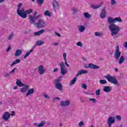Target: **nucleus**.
<instances>
[{
  "label": "nucleus",
  "mask_w": 127,
  "mask_h": 127,
  "mask_svg": "<svg viewBox=\"0 0 127 127\" xmlns=\"http://www.w3.org/2000/svg\"><path fill=\"white\" fill-rule=\"evenodd\" d=\"M116 119L118 121H122V117L121 116H120V115L116 116Z\"/></svg>",
  "instance_id": "79ce46f5"
},
{
  "label": "nucleus",
  "mask_w": 127,
  "mask_h": 127,
  "mask_svg": "<svg viewBox=\"0 0 127 127\" xmlns=\"http://www.w3.org/2000/svg\"><path fill=\"white\" fill-rule=\"evenodd\" d=\"M111 3L112 5H115V4H116V3H117V1L116 0H111Z\"/></svg>",
  "instance_id": "37998d69"
},
{
  "label": "nucleus",
  "mask_w": 127,
  "mask_h": 127,
  "mask_svg": "<svg viewBox=\"0 0 127 127\" xmlns=\"http://www.w3.org/2000/svg\"><path fill=\"white\" fill-rule=\"evenodd\" d=\"M100 16L101 18H105L106 17V9L104 8L103 10L101 11V13L100 14Z\"/></svg>",
  "instance_id": "412c9836"
},
{
  "label": "nucleus",
  "mask_w": 127,
  "mask_h": 127,
  "mask_svg": "<svg viewBox=\"0 0 127 127\" xmlns=\"http://www.w3.org/2000/svg\"><path fill=\"white\" fill-rule=\"evenodd\" d=\"M88 71L87 70L81 69L78 71L76 75V77H78L79 75H82V74H87Z\"/></svg>",
  "instance_id": "2eb2a0df"
},
{
  "label": "nucleus",
  "mask_w": 127,
  "mask_h": 127,
  "mask_svg": "<svg viewBox=\"0 0 127 127\" xmlns=\"http://www.w3.org/2000/svg\"><path fill=\"white\" fill-rule=\"evenodd\" d=\"M44 31H45V30L42 29L37 32H35L34 33V36H39V35H41V34H43Z\"/></svg>",
  "instance_id": "f3484780"
},
{
  "label": "nucleus",
  "mask_w": 127,
  "mask_h": 127,
  "mask_svg": "<svg viewBox=\"0 0 127 127\" xmlns=\"http://www.w3.org/2000/svg\"><path fill=\"white\" fill-rule=\"evenodd\" d=\"M103 5V3H100L99 5H91V6L93 9H98Z\"/></svg>",
  "instance_id": "5701e85b"
},
{
  "label": "nucleus",
  "mask_w": 127,
  "mask_h": 127,
  "mask_svg": "<svg viewBox=\"0 0 127 127\" xmlns=\"http://www.w3.org/2000/svg\"><path fill=\"white\" fill-rule=\"evenodd\" d=\"M42 44H44V41H43L39 40L36 42V45L37 46L42 45Z\"/></svg>",
  "instance_id": "2f4dec72"
},
{
  "label": "nucleus",
  "mask_w": 127,
  "mask_h": 127,
  "mask_svg": "<svg viewBox=\"0 0 127 127\" xmlns=\"http://www.w3.org/2000/svg\"><path fill=\"white\" fill-rule=\"evenodd\" d=\"M82 59H83V60H84V61H86V58H83Z\"/></svg>",
  "instance_id": "338daca9"
},
{
  "label": "nucleus",
  "mask_w": 127,
  "mask_h": 127,
  "mask_svg": "<svg viewBox=\"0 0 127 127\" xmlns=\"http://www.w3.org/2000/svg\"><path fill=\"white\" fill-rule=\"evenodd\" d=\"M16 84L18 86V87H23V86H24V84L22 83V82H21V80L19 79H17Z\"/></svg>",
  "instance_id": "b1692460"
},
{
  "label": "nucleus",
  "mask_w": 127,
  "mask_h": 127,
  "mask_svg": "<svg viewBox=\"0 0 127 127\" xmlns=\"http://www.w3.org/2000/svg\"><path fill=\"white\" fill-rule=\"evenodd\" d=\"M52 45L54 46H58V45H59V43H53Z\"/></svg>",
  "instance_id": "603ef678"
},
{
  "label": "nucleus",
  "mask_w": 127,
  "mask_h": 127,
  "mask_svg": "<svg viewBox=\"0 0 127 127\" xmlns=\"http://www.w3.org/2000/svg\"><path fill=\"white\" fill-rule=\"evenodd\" d=\"M60 106H61V107H63L64 108L69 107V106H70V101L69 100L66 101L61 100L60 103Z\"/></svg>",
  "instance_id": "9d476101"
},
{
  "label": "nucleus",
  "mask_w": 127,
  "mask_h": 127,
  "mask_svg": "<svg viewBox=\"0 0 127 127\" xmlns=\"http://www.w3.org/2000/svg\"><path fill=\"white\" fill-rule=\"evenodd\" d=\"M22 54V50L19 49L17 50L15 53L14 56L15 57H18V56H20Z\"/></svg>",
  "instance_id": "aec40b11"
},
{
  "label": "nucleus",
  "mask_w": 127,
  "mask_h": 127,
  "mask_svg": "<svg viewBox=\"0 0 127 127\" xmlns=\"http://www.w3.org/2000/svg\"><path fill=\"white\" fill-rule=\"evenodd\" d=\"M8 76H9V73H6L4 74V77H8Z\"/></svg>",
  "instance_id": "bf43d9fd"
},
{
  "label": "nucleus",
  "mask_w": 127,
  "mask_h": 127,
  "mask_svg": "<svg viewBox=\"0 0 127 127\" xmlns=\"http://www.w3.org/2000/svg\"><path fill=\"white\" fill-rule=\"evenodd\" d=\"M45 124H46L45 121H42L40 124L37 125L36 127H44V126H45Z\"/></svg>",
  "instance_id": "473e14b6"
},
{
  "label": "nucleus",
  "mask_w": 127,
  "mask_h": 127,
  "mask_svg": "<svg viewBox=\"0 0 127 127\" xmlns=\"http://www.w3.org/2000/svg\"><path fill=\"white\" fill-rule=\"evenodd\" d=\"M38 71L40 75H42V74H44V73H45L46 70L44 69V66L43 65H40L38 68Z\"/></svg>",
  "instance_id": "f8f14e48"
},
{
  "label": "nucleus",
  "mask_w": 127,
  "mask_h": 127,
  "mask_svg": "<svg viewBox=\"0 0 127 127\" xmlns=\"http://www.w3.org/2000/svg\"><path fill=\"white\" fill-rule=\"evenodd\" d=\"M55 85L56 89H57L59 91H60V92H62V91H63V86L61 83H56Z\"/></svg>",
  "instance_id": "4468645a"
},
{
  "label": "nucleus",
  "mask_w": 127,
  "mask_h": 127,
  "mask_svg": "<svg viewBox=\"0 0 127 127\" xmlns=\"http://www.w3.org/2000/svg\"><path fill=\"white\" fill-rule=\"evenodd\" d=\"M115 122H116L115 117H109L107 120L108 127H111L113 124H115Z\"/></svg>",
  "instance_id": "1a4fd4ad"
},
{
  "label": "nucleus",
  "mask_w": 127,
  "mask_h": 127,
  "mask_svg": "<svg viewBox=\"0 0 127 127\" xmlns=\"http://www.w3.org/2000/svg\"><path fill=\"white\" fill-rule=\"evenodd\" d=\"M34 88H31L30 89L27 93L26 94V97H28V96H30V95H32V94L34 93Z\"/></svg>",
  "instance_id": "6ab92c4d"
},
{
  "label": "nucleus",
  "mask_w": 127,
  "mask_h": 127,
  "mask_svg": "<svg viewBox=\"0 0 127 127\" xmlns=\"http://www.w3.org/2000/svg\"><path fill=\"white\" fill-rule=\"evenodd\" d=\"M122 53L120 51V46L119 45L117 46L115 53L114 54V57L116 60H119L120 57H121V55Z\"/></svg>",
  "instance_id": "39448f33"
},
{
  "label": "nucleus",
  "mask_w": 127,
  "mask_h": 127,
  "mask_svg": "<svg viewBox=\"0 0 127 127\" xmlns=\"http://www.w3.org/2000/svg\"><path fill=\"white\" fill-rule=\"evenodd\" d=\"M10 49H11V46H8L7 49H6V52H8L9 50H10Z\"/></svg>",
  "instance_id": "5fc2aeb1"
},
{
  "label": "nucleus",
  "mask_w": 127,
  "mask_h": 127,
  "mask_svg": "<svg viewBox=\"0 0 127 127\" xmlns=\"http://www.w3.org/2000/svg\"><path fill=\"white\" fill-rule=\"evenodd\" d=\"M17 88H18L17 86H15L13 87V89H14V90H16V89H17Z\"/></svg>",
  "instance_id": "e2e57ef3"
},
{
  "label": "nucleus",
  "mask_w": 127,
  "mask_h": 127,
  "mask_svg": "<svg viewBox=\"0 0 127 127\" xmlns=\"http://www.w3.org/2000/svg\"><path fill=\"white\" fill-rule=\"evenodd\" d=\"M112 91V87L110 86H104L103 87V92H106V93H110Z\"/></svg>",
  "instance_id": "dca6fc26"
},
{
  "label": "nucleus",
  "mask_w": 127,
  "mask_h": 127,
  "mask_svg": "<svg viewBox=\"0 0 127 127\" xmlns=\"http://www.w3.org/2000/svg\"><path fill=\"white\" fill-rule=\"evenodd\" d=\"M84 126V122H80L78 124V127H83Z\"/></svg>",
  "instance_id": "de8ad7c7"
},
{
  "label": "nucleus",
  "mask_w": 127,
  "mask_h": 127,
  "mask_svg": "<svg viewBox=\"0 0 127 127\" xmlns=\"http://www.w3.org/2000/svg\"><path fill=\"white\" fill-rule=\"evenodd\" d=\"M18 63H20V59H18L16 60L14 62L12 63V64L10 65L11 67H12L14 65H15V64H17Z\"/></svg>",
  "instance_id": "c85d7f7f"
},
{
  "label": "nucleus",
  "mask_w": 127,
  "mask_h": 127,
  "mask_svg": "<svg viewBox=\"0 0 127 127\" xmlns=\"http://www.w3.org/2000/svg\"><path fill=\"white\" fill-rule=\"evenodd\" d=\"M55 100H60V98L55 97V98H54V101H55Z\"/></svg>",
  "instance_id": "052dcab7"
},
{
  "label": "nucleus",
  "mask_w": 127,
  "mask_h": 127,
  "mask_svg": "<svg viewBox=\"0 0 127 127\" xmlns=\"http://www.w3.org/2000/svg\"><path fill=\"white\" fill-rule=\"evenodd\" d=\"M76 45H77V46H80V47H82V46H83V44H82V42H78L76 44Z\"/></svg>",
  "instance_id": "a18cd8bd"
},
{
  "label": "nucleus",
  "mask_w": 127,
  "mask_h": 127,
  "mask_svg": "<svg viewBox=\"0 0 127 127\" xmlns=\"http://www.w3.org/2000/svg\"><path fill=\"white\" fill-rule=\"evenodd\" d=\"M64 64L66 65V67H70V65L67 63V61H64Z\"/></svg>",
  "instance_id": "864d4df0"
},
{
  "label": "nucleus",
  "mask_w": 127,
  "mask_h": 127,
  "mask_svg": "<svg viewBox=\"0 0 127 127\" xmlns=\"http://www.w3.org/2000/svg\"><path fill=\"white\" fill-rule=\"evenodd\" d=\"M17 13L22 18H26L27 15L26 13L24 12V8H22L20 10L17 9Z\"/></svg>",
  "instance_id": "0eeeda50"
},
{
  "label": "nucleus",
  "mask_w": 127,
  "mask_h": 127,
  "mask_svg": "<svg viewBox=\"0 0 127 127\" xmlns=\"http://www.w3.org/2000/svg\"><path fill=\"white\" fill-rule=\"evenodd\" d=\"M85 94H86V95H89V92H85Z\"/></svg>",
  "instance_id": "774afa93"
},
{
  "label": "nucleus",
  "mask_w": 127,
  "mask_h": 127,
  "mask_svg": "<svg viewBox=\"0 0 127 127\" xmlns=\"http://www.w3.org/2000/svg\"><path fill=\"white\" fill-rule=\"evenodd\" d=\"M23 87H22L21 89V92L22 93H25V92H26V91H27L28 90V85L27 84H24L23 86Z\"/></svg>",
  "instance_id": "a211bd4d"
},
{
  "label": "nucleus",
  "mask_w": 127,
  "mask_h": 127,
  "mask_svg": "<svg viewBox=\"0 0 127 127\" xmlns=\"http://www.w3.org/2000/svg\"><path fill=\"white\" fill-rule=\"evenodd\" d=\"M32 22H30L31 24H33L37 28H42L45 27L46 24L45 22L42 19H39L38 21L36 22L33 20V19H31Z\"/></svg>",
  "instance_id": "f03ea898"
},
{
  "label": "nucleus",
  "mask_w": 127,
  "mask_h": 127,
  "mask_svg": "<svg viewBox=\"0 0 127 127\" xmlns=\"http://www.w3.org/2000/svg\"><path fill=\"white\" fill-rule=\"evenodd\" d=\"M85 68H91V69H100V66L93 64H89L88 66H85Z\"/></svg>",
  "instance_id": "ddd939ff"
},
{
  "label": "nucleus",
  "mask_w": 127,
  "mask_h": 127,
  "mask_svg": "<svg viewBox=\"0 0 127 127\" xmlns=\"http://www.w3.org/2000/svg\"><path fill=\"white\" fill-rule=\"evenodd\" d=\"M33 9H29L28 10H27L26 11H25V13L26 14H30V13H31V12H33Z\"/></svg>",
  "instance_id": "58836bf2"
},
{
  "label": "nucleus",
  "mask_w": 127,
  "mask_h": 127,
  "mask_svg": "<svg viewBox=\"0 0 127 127\" xmlns=\"http://www.w3.org/2000/svg\"><path fill=\"white\" fill-rule=\"evenodd\" d=\"M115 72H118V71H119V69H118V68H115Z\"/></svg>",
  "instance_id": "0e129e2a"
},
{
  "label": "nucleus",
  "mask_w": 127,
  "mask_h": 127,
  "mask_svg": "<svg viewBox=\"0 0 127 127\" xmlns=\"http://www.w3.org/2000/svg\"><path fill=\"white\" fill-rule=\"evenodd\" d=\"M9 118H10V114L8 112H5L3 113L2 119L5 121V122H7V121L9 120Z\"/></svg>",
  "instance_id": "9b49d317"
},
{
  "label": "nucleus",
  "mask_w": 127,
  "mask_h": 127,
  "mask_svg": "<svg viewBox=\"0 0 127 127\" xmlns=\"http://www.w3.org/2000/svg\"><path fill=\"white\" fill-rule=\"evenodd\" d=\"M13 36H14V34H13V33H12L10 34L7 36V40H11V39L12 38V37H13Z\"/></svg>",
  "instance_id": "c9c22d12"
},
{
  "label": "nucleus",
  "mask_w": 127,
  "mask_h": 127,
  "mask_svg": "<svg viewBox=\"0 0 127 127\" xmlns=\"http://www.w3.org/2000/svg\"><path fill=\"white\" fill-rule=\"evenodd\" d=\"M83 15L84 16V17L86 18L87 19H90L91 17V14H89L88 12H85L83 13Z\"/></svg>",
  "instance_id": "bb28decb"
},
{
  "label": "nucleus",
  "mask_w": 127,
  "mask_h": 127,
  "mask_svg": "<svg viewBox=\"0 0 127 127\" xmlns=\"http://www.w3.org/2000/svg\"><path fill=\"white\" fill-rule=\"evenodd\" d=\"M124 47H125L126 48H127V41L125 43Z\"/></svg>",
  "instance_id": "13d9d810"
},
{
  "label": "nucleus",
  "mask_w": 127,
  "mask_h": 127,
  "mask_svg": "<svg viewBox=\"0 0 127 127\" xmlns=\"http://www.w3.org/2000/svg\"><path fill=\"white\" fill-rule=\"evenodd\" d=\"M55 34L56 35H57L59 37H61V35L59 33H58L57 32H55Z\"/></svg>",
  "instance_id": "3c124183"
},
{
  "label": "nucleus",
  "mask_w": 127,
  "mask_h": 127,
  "mask_svg": "<svg viewBox=\"0 0 127 127\" xmlns=\"http://www.w3.org/2000/svg\"><path fill=\"white\" fill-rule=\"evenodd\" d=\"M45 98L46 99H50V97L48 96L47 94L45 95Z\"/></svg>",
  "instance_id": "6e6d98bb"
},
{
  "label": "nucleus",
  "mask_w": 127,
  "mask_h": 127,
  "mask_svg": "<svg viewBox=\"0 0 127 127\" xmlns=\"http://www.w3.org/2000/svg\"><path fill=\"white\" fill-rule=\"evenodd\" d=\"M32 52H33V49H31L29 52H27L26 53L25 55L24 56V59H26V58L27 57H28V56H29V55H30V54L32 53Z\"/></svg>",
  "instance_id": "a878e982"
},
{
  "label": "nucleus",
  "mask_w": 127,
  "mask_h": 127,
  "mask_svg": "<svg viewBox=\"0 0 127 127\" xmlns=\"http://www.w3.org/2000/svg\"><path fill=\"white\" fill-rule=\"evenodd\" d=\"M108 22L109 23V29L111 32V36H115V35H118L120 32V27L115 24V18H113L112 17L108 18Z\"/></svg>",
  "instance_id": "f257e3e1"
},
{
  "label": "nucleus",
  "mask_w": 127,
  "mask_h": 127,
  "mask_svg": "<svg viewBox=\"0 0 127 127\" xmlns=\"http://www.w3.org/2000/svg\"><path fill=\"white\" fill-rule=\"evenodd\" d=\"M82 88L84 89V90H86V89H87V85L86 84H82Z\"/></svg>",
  "instance_id": "09e8293b"
},
{
  "label": "nucleus",
  "mask_w": 127,
  "mask_h": 127,
  "mask_svg": "<svg viewBox=\"0 0 127 127\" xmlns=\"http://www.w3.org/2000/svg\"><path fill=\"white\" fill-rule=\"evenodd\" d=\"M59 65L61 68V74L63 75H66V74L68 73V69H67V68H66V65H65L64 63L61 62V63L59 64Z\"/></svg>",
  "instance_id": "20e7f679"
},
{
  "label": "nucleus",
  "mask_w": 127,
  "mask_h": 127,
  "mask_svg": "<svg viewBox=\"0 0 127 127\" xmlns=\"http://www.w3.org/2000/svg\"><path fill=\"white\" fill-rule=\"evenodd\" d=\"M44 15H46V16H51V13L49 10H47L45 12H44Z\"/></svg>",
  "instance_id": "f704fd0d"
},
{
  "label": "nucleus",
  "mask_w": 127,
  "mask_h": 127,
  "mask_svg": "<svg viewBox=\"0 0 127 127\" xmlns=\"http://www.w3.org/2000/svg\"><path fill=\"white\" fill-rule=\"evenodd\" d=\"M57 71H58V68H55L54 69V72H57Z\"/></svg>",
  "instance_id": "680f3d73"
},
{
  "label": "nucleus",
  "mask_w": 127,
  "mask_h": 127,
  "mask_svg": "<svg viewBox=\"0 0 127 127\" xmlns=\"http://www.w3.org/2000/svg\"><path fill=\"white\" fill-rule=\"evenodd\" d=\"M36 1L39 6H41V5H42L44 3V0H36Z\"/></svg>",
  "instance_id": "7c9ffc66"
},
{
  "label": "nucleus",
  "mask_w": 127,
  "mask_h": 127,
  "mask_svg": "<svg viewBox=\"0 0 127 127\" xmlns=\"http://www.w3.org/2000/svg\"><path fill=\"white\" fill-rule=\"evenodd\" d=\"M114 22H123V20L121 18V17H117L114 18Z\"/></svg>",
  "instance_id": "cd10ccee"
},
{
  "label": "nucleus",
  "mask_w": 127,
  "mask_h": 127,
  "mask_svg": "<svg viewBox=\"0 0 127 127\" xmlns=\"http://www.w3.org/2000/svg\"><path fill=\"white\" fill-rule=\"evenodd\" d=\"M77 76L75 77L72 80H71L70 85V86H73L76 82V81H77Z\"/></svg>",
  "instance_id": "c756f323"
},
{
  "label": "nucleus",
  "mask_w": 127,
  "mask_h": 127,
  "mask_svg": "<svg viewBox=\"0 0 127 127\" xmlns=\"http://www.w3.org/2000/svg\"><path fill=\"white\" fill-rule=\"evenodd\" d=\"M72 9L73 13H76V12H77V11L76 10V9L75 8H73Z\"/></svg>",
  "instance_id": "4d7b16f0"
},
{
  "label": "nucleus",
  "mask_w": 127,
  "mask_h": 127,
  "mask_svg": "<svg viewBox=\"0 0 127 127\" xmlns=\"http://www.w3.org/2000/svg\"><path fill=\"white\" fill-rule=\"evenodd\" d=\"M125 60V57L121 56L119 60L118 63L119 65L123 64Z\"/></svg>",
  "instance_id": "393cba45"
},
{
  "label": "nucleus",
  "mask_w": 127,
  "mask_h": 127,
  "mask_svg": "<svg viewBox=\"0 0 127 127\" xmlns=\"http://www.w3.org/2000/svg\"><path fill=\"white\" fill-rule=\"evenodd\" d=\"M94 35L95 36H98V37H101L103 35V34H102V33H100V32H96L94 34Z\"/></svg>",
  "instance_id": "ea45409f"
},
{
  "label": "nucleus",
  "mask_w": 127,
  "mask_h": 127,
  "mask_svg": "<svg viewBox=\"0 0 127 127\" xmlns=\"http://www.w3.org/2000/svg\"><path fill=\"white\" fill-rule=\"evenodd\" d=\"M62 80V77H59L58 79H56L54 82V84H57L60 83Z\"/></svg>",
  "instance_id": "72a5a7b5"
},
{
  "label": "nucleus",
  "mask_w": 127,
  "mask_h": 127,
  "mask_svg": "<svg viewBox=\"0 0 127 127\" xmlns=\"http://www.w3.org/2000/svg\"><path fill=\"white\" fill-rule=\"evenodd\" d=\"M96 96H100L101 95V89H98L95 92Z\"/></svg>",
  "instance_id": "4c0bfd02"
},
{
  "label": "nucleus",
  "mask_w": 127,
  "mask_h": 127,
  "mask_svg": "<svg viewBox=\"0 0 127 127\" xmlns=\"http://www.w3.org/2000/svg\"><path fill=\"white\" fill-rule=\"evenodd\" d=\"M77 28L79 32H84L85 31V26L83 25L77 26Z\"/></svg>",
  "instance_id": "4be33fe9"
},
{
  "label": "nucleus",
  "mask_w": 127,
  "mask_h": 127,
  "mask_svg": "<svg viewBox=\"0 0 127 127\" xmlns=\"http://www.w3.org/2000/svg\"><path fill=\"white\" fill-rule=\"evenodd\" d=\"M3 1H4V0H0V3H2Z\"/></svg>",
  "instance_id": "69168bd1"
},
{
  "label": "nucleus",
  "mask_w": 127,
  "mask_h": 127,
  "mask_svg": "<svg viewBox=\"0 0 127 127\" xmlns=\"http://www.w3.org/2000/svg\"><path fill=\"white\" fill-rule=\"evenodd\" d=\"M99 83L101 84V85H105V84H107V80L104 79H100L99 80Z\"/></svg>",
  "instance_id": "e433bc0d"
},
{
  "label": "nucleus",
  "mask_w": 127,
  "mask_h": 127,
  "mask_svg": "<svg viewBox=\"0 0 127 127\" xmlns=\"http://www.w3.org/2000/svg\"><path fill=\"white\" fill-rule=\"evenodd\" d=\"M89 101H91L92 103H97V100L95 98H90Z\"/></svg>",
  "instance_id": "c03bdc74"
},
{
  "label": "nucleus",
  "mask_w": 127,
  "mask_h": 127,
  "mask_svg": "<svg viewBox=\"0 0 127 127\" xmlns=\"http://www.w3.org/2000/svg\"><path fill=\"white\" fill-rule=\"evenodd\" d=\"M63 57L64 58V62L67 61V54L66 53L63 54Z\"/></svg>",
  "instance_id": "a19ab883"
},
{
  "label": "nucleus",
  "mask_w": 127,
  "mask_h": 127,
  "mask_svg": "<svg viewBox=\"0 0 127 127\" xmlns=\"http://www.w3.org/2000/svg\"><path fill=\"white\" fill-rule=\"evenodd\" d=\"M105 78L108 80L109 83H111V84H114V85H118V79H117L116 76H112L111 74H108L105 76Z\"/></svg>",
  "instance_id": "7ed1b4c3"
},
{
  "label": "nucleus",
  "mask_w": 127,
  "mask_h": 127,
  "mask_svg": "<svg viewBox=\"0 0 127 127\" xmlns=\"http://www.w3.org/2000/svg\"><path fill=\"white\" fill-rule=\"evenodd\" d=\"M53 9L55 12H56L59 8H60V4H59V3L56 0H54L53 2Z\"/></svg>",
  "instance_id": "6e6552de"
},
{
  "label": "nucleus",
  "mask_w": 127,
  "mask_h": 127,
  "mask_svg": "<svg viewBox=\"0 0 127 127\" xmlns=\"http://www.w3.org/2000/svg\"><path fill=\"white\" fill-rule=\"evenodd\" d=\"M15 70H16V67L14 68V69H12V70L10 72V74H13V73H14V72H15Z\"/></svg>",
  "instance_id": "8fccbe9b"
},
{
  "label": "nucleus",
  "mask_w": 127,
  "mask_h": 127,
  "mask_svg": "<svg viewBox=\"0 0 127 127\" xmlns=\"http://www.w3.org/2000/svg\"><path fill=\"white\" fill-rule=\"evenodd\" d=\"M18 8L17 9H19V10H20V8L22 6V4L21 3H20L17 5Z\"/></svg>",
  "instance_id": "49530a36"
},
{
  "label": "nucleus",
  "mask_w": 127,
  "mask_h": 127,
  "mask_svg": "<svg viewBox=\"0 0 127 127\" xmlns=\"http://www.w3.org/2000/svg\"><path fill=\"white\" fill-rule=\"evenodd\" d=\"M37 15V16H36ZM40 17H41V15L39 14L37 15V12L36 11L35 12L34 14H33V15H29V19L30 20V22H32V18L33 19V20H34V21H35V20H36V19H38V18H40Z\"/></svg>",
  "instance_id": "423d86ee"
}]
</instances>
